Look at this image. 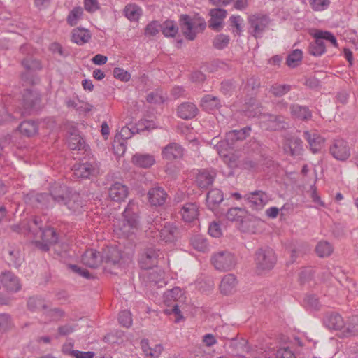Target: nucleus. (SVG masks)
Segmentation results:
<instances>
[{"label":"nucleus","instance_id":"obj_1","mask_svg":"<svg viewBox=\"0 0 358 358\" xmlns=\"http://www.w3.org/2000/svg\"><path fill=\"white\" fill-rule=\"evenodd\" d=\"M137 210L138 206L134 202L130 201L127 204L123 212V220L115 226L120 234L129 238L135 234L138 226Z\"/></svg>","mask_w":358,"mask_h":358},{"label":"nucleus","instance_id":"obj_2","mask_svg":"<svg viewBox=\"0 0 358 358\" xmlns=\"http://www.w3.org/2000/svg\"><path fill=\"white\" fill-rule=\"evenodd\" d=\"M255 263L258 273L271 271L277 262V255L273 248L263 246L258 248L255 253Z\"/></svg>","mask_w":358,"mask_h":358},{"label":"nucleus","instance_id":"obj_3","mask_svg":"<svg viewBox=\"0 0 358 358\" xmlns=\"http://www.w3.org/2000/svg\"><path fill=\"white\" fill-rule=\"evenodd\" d=\"M250 130V128L245 127L240 130H232L227 133L225 140L219 142L215 145L219 155L224 157H227V150L232 148L236 141L245 139Z\"/></svg>","mask_w":358,"mask_h":358},{"label":"nucleus","instance_id":"obj_4","mask_svg":"<svg viewBox=\"0 0 358 358\" xmlns=\"http://www.w3.org/2000/svg\"><path fill=\"white\" fill-rule=\"evenodd\" d=\"M211 263L216 270L228 271L236 265L237 259L234 254L227 250L219 251L211 257Z\"/></svg>","mask_w":358,"mask_h":358},{"label":"nucleus","instance_id":"obj_5","mask_svg":"<svg viewBox=\"0 0 358 358\" xmlns=\"http://www.w3.org/2000/svg\"><path fill=\"white\" fill-rule=\"evenodd\" d=\"M180 26L184 36L190 41L194 40L196 33L202 31L206 27V22L202 20L198 23L192 22L191 17L187 15H181Z\"/></svg>","mask_w":358,"mask_h":358},{"label":"nucleus","instance_id":"obj_6","mask_svg":"<svg viewBox=\"0 0 358 358\" xmlns=\"http://www.w3.org/2000/svg\"><path fill=\"white\" fill-rule=\"evenodd\" d=\"M159 250L152 245L143 248L138 255V264L141 268L148 270L155 267L158 263Z\"/></svg>","mask_w":358,"mask_h":358},{"label":"nucleus","instance_id":"obj_7","mask_svg":"<svg viewBox=\"0 0 358 358\" xmlns=\"http://www.w3.org/2000/svg\"><path fill=\"white\" fill-rule=\"evenodd\" d=\"M329 154L336 160L346 162L351 155L349 143L343 138L334 139L329 148Z\"/></svg>","mask_w":358,"mask_h":358},{"label":"nucleus","instance_id":"obj_8","mask_svg":"<svg viewBox=\"0 0 358 358\" xmlns=\"http://www.w3.org/2000/svg\"><path fill=\"white\" fill-rule=\"evenodd\" d=\"M40 94L34 90L25 89L22 93V115H30L31 112L39 109L41 103Z\"/></svg>","mask_w":358,"mask_h":358},{"label":"nucleus","instance_id":"obj_9","mask_svg":"<svg viewBox=\"0 0 358 358\" xmlns=\"http://www.w3.org/2000/svg\"><path fill=\"white\" fill-rule=\"evenodd\" d=\"M270 22V19L266 15L255 14L248 17L250 24V33L255 38L262 36V32L266 29Z\"/></svg>","mask_w":358,"mask_h":358},{"label":"nucleus","instance_id":"obj_10","mask_svg":"<svg viewBox=\"0 0 358 358\" xmlns=\"http://www.w3.org/2000/svg\"><path fill=\"white\" fill-rule=\"evenodd\" d=\"M40 232V237L42 242L36 241L35 245L42 251L48 252L50 250V245H55L57 243V234L54 228L50 227L43 229Z\"/></svg>","mask_w":358,"mask_h":358},{"label":"nucleus","instance_id":"obj_11","mask_svg":"<svg viewBox=\"0 0 358 358\" xmlns=\"http://www.w3.org/2000/svg\"><path fill=\"white\" fill-rule=\"evenodd\" d=\"M247 204L253 210H261L268 201L267 194L262 191L257 190L244 196Z\"/></svg>","mask_w":358,"mask_h":358},{"label":"nucleus","instance_id":"obj_12","mask_svg":"<svg viewBox=\"0 0 358 358\" xmlns=\"http://www.w3.org/2000/svg\"><path fill=\"white\" fill-rule=\"evenodd\" d=\"M262 124L265 129L270 131H280L287 127L285 117L271 114L264 115V120Z\"/></svg>","mask_w":358,"mask_h":358},{"label":"nucleus","instance_id":"obj_13","mask_svg":"<svg viewBox=\"0 0 358 358\" xmlns=\"http://www.w3.org/2000/svg\"><path fill=\"white\" fill-rule=\"evenodd\" d=\"M71 192L68 187L57 182L52 185L49 189L51 199L58 204H63Z\"/></svg>","mask_w":358,"mask_h":358},{"label":"nucleus","instance_id":"obj_14","mask_svg":"<svg viewBox=\"0 0 358 358\" xmlns=\"http://www.w3.org/2000/svg\"><path fill=\"white\" fill-rule=\"evenodd\" d=\"M121 252L115 247H107L101 252V261L107 267L118 266L121 260Z\"/></svg>","mask_w":358,"mask_h":358},{"label":"nucleus","instance_id":"obj_15","mask_svg":"<svg viewBox=\"0 0 358 358\" xmlns=\"http://www.w3.org/2000/svg\"><path fill=\"white\" fill-rule=\"evenodd\" d=\"M0 280L8 292H16L21 288L18 278L10 271L1 273Z\"/></svg>","mask_w":358,"mask_h":358},{"label":"nucleus","instance_id":"obj_16","mask_svg":"<svg viewBox=\"0 0 358 358\" xmlns=\"http://www.w3.org/2000/svg\"><path fill=\"white\" fill-rule=\"evenodd\" d=\"M63 204L66 206L68 209L75 215L81 214L84 211L82 198L76 192H72Z\"/></svg>","mask_w":358,"mask_h":358},{"label":"nucleus","instance_id":"obj_17","mask_svg":"<svg viewBox=\"0 0 358 358\" xmlns=\"http://www.w3.org/2000/svg\"><path fill=\"white\" fill-rule=\"evenodd\" d=\"M210 19L208 27L214 31H220L222 27L223 20L226 17L227 11L222 8L211 9L209 12Z\"/></svg>","mask_w":358,"mask_h":358},{"label":"nucleus","instance_id":"obj_18","mask_svg":"<svg viewBox=\"0 0 358 358\" xmlns=\"http://www.w3.org/2000/svg\"><path fill=\"white\" fill-rule=\"evenodd\" d=\"M73 170L77 178H89L96 172L95 166L88 162L76 164Z\"/></svg>","mask_w":358,"mask_h":358},{"label":"nucleus","instance_id":"obj_19","mask_svg":"<svg viewBox=\"0 0 358 358\" xmlns=\"http://www.w3.org/2000/svg\"><path fill=\"white\" fill-rule=\"evenodd\" d=\"M162 155L164 159L170 161L180 159L183 155V149L179 144L171 143L164 148Z\"/></svg>","mask_w":358,"mask_h":358},{"label":"nucleus","instance_id":"obj_20","mask_svg":"<svg viewBox=\"0 0 358 358\" xmlns=\"http://www.w3.org/2000/svg\"><path fill=\"white\" fill-rule=\"evenodd\" d=\"M82 262L90 268H96L102 262L101 254L94 249L87 250L82 255Z\"/></svg>","mask_w":358,"mask_h":358},{"label":"nucleus","instance_id":"obj_21","mask_svg":"<svg viewBox=\"0 0 358 358\" xmlns=\"http://www.w3.org/2000/svg\"><path fill=\"white\" fill-rule=\"evenodd\" d=\"M149 202L152 206H160L164 204L167 194L166 192L159 187L151 188L148 193Z\"/></svg>","mask_w":358,"mask_h":358},{"label":"nucleus","instance_id":"obj_22","mask_svg":"<svg viewBox=\"0 0 358 358\" xmlns=\"http://www.w3.org/2000/svg\"><path fill=\"white\" fill-rule=\"evenodd\" d=\"M109 196L115 201H122L128 195V188L120 182H115L109 188Z\"/></svg>","mask_w":358,"mask_h":358},{"label":"nucleus","instance_id":"obj_23","mask_svg":"<svg viewBox=\"0 0 358 358\" xmlns=\"http://www.w3.org/2000/svg\"><path fill=\"white\" fill-rule=\"evenodd\" d=\"M198 108L192 103H183L180 104L178 108V116L184 120H188L194 118L198 113Z\"/></svg>","mask_w":358,"mask_h":358},{"label":"nucleus","instance_id":"obj_24","mask_svg":"<svg viewBox=\"0 0 358 358\" xmlns=\"http://www.w3.org/2000/svg\"><path fill=\"white\" fill-rule=\"evenodd\" d=\"M182 220L186 222H191L197 219L199 216L198 206L193 203H188L183 206L180 210Z\"/></svg>","mask_w":358,"mask_h":358},{"label":"nucleus","instance_id":"obj_25","mask_svg":"<svg viewBox=\"0 0 358 358\" xmlns=\"http://www.w3.org/2000/svg\"><path fill=\"white\" fill-rule=\"evenodd\" d=\"M17 129L22 135L29 138L38 134V124L34 120H26L20 123Z\"/></svg>","mask_w":358,"mask_h":358},{"label":"nucleus","instance_id":"obj_26","mask_svg":"<svg viewBox=\"0 0 358 358\" xmlns=\"http://www.w3.org/2000/svg\"><path fill=\"white\" fill-rule=\"evenodd\" d=\"M284 150L292 156H298L302 152V141L298 137H291L287 140Z\"/></svg>","mask_w":358,"mask_h":358},{"label":"nucleus","instance_id":"obj_27","mask_svg":"<svg viewBox=\"0 0 358 358\" xmlns=\"http://www.w3.org/2000/svg\"><path fill=\"white\" fill-rule=\"evenodd\" d=\"M326 327L333 330H341L345 325L343 317L338 313H330L324 320Z\"/></svg>","mask_w":358,"mask_h":358},{"label":"nucleus","instance_id":"obj_28","mask_svg":"<svg viewBox=\"0 0 358 358\" xmlns=\"http://www.w3.org/2000/svg\"><path fill=\"white\" fill-rule=\"evenodd\" d=\"M178 235V229L173 224L167 223L159 231L161 240L165 242H173Z\"/></svg>","mask_w":358,"mask_h":358},{"label":"nucleus","instance_id":"obj_29","mask_svg":"<svg viewBox=\"0 0 358 358\" xmlns=\"http://www.w3.org/2000/svg\"><path fill=\"white\" fill-rule=\"evenodd\" d=\"M236 285V278L234 274L226 275L220 282V292L225 295L231 294L235 290Z\"/></svg>","mask_w":358,"mask_h":358},{"label":"nucleus","instance_id":"obj_30","mask_svg":"<svg viewBox=\"0 0 358 358\" xmlns=\"http://www.w3.org/2000/svg\"><path fill=\"white\" fill-rule=\"evenodd\" d=\"M91 37V34L87 29L77 27L72 31L71 40L78 45H81L87 43Z\"/></svg>","mask_w":358,"mask_h":358},{"label":"nucleus","instance_id":"obj_31","mask_svg":"<svg viewBox=\"0 0 358 358\" xmlns=\"http://www.w3.org/2000/svg\"><path fill=\"white\" fill-rule=\"evenodd\" d=\"M132 162L141 168L148 169L155 164V159L153 155L136 153L132 157Z\"/></svg>","mask_w":358,"mask_h":358},{"label":"nucleus","instance_id":"obj_32","mask_svg":"<svg viewBox=\"0 0 358 358\" xmlns=\"http://www.w3.org/2000/svg\"><path fill=\"white\" fill-rule=\"evenodd\" d=\"M27 306L31 312H43L48 308V303L41 297L31 296L27 300Z\"/></svg>","mask_w":358,"mask_h":358},{"label":"nucleus","instance_id":"obj_33","mask_svg":"<svg viewBox=\"0 0 358 358\" xmlns=\"http://www.w3.org/2000/svg\"><path fill=\"white\" fill-rule=\"evenodd\" d=\"M247 212L245 209L236 207L229 209L227 212L226 217L231 222L243 224Z\"/></svg>","mask_w":358,"mask_h":358},{"label":"nucleus","instance_id":"obj_34","mask_svg":"<svg viewBox=\"0 0 358 358\" xmlns=\"http://www.w3.org/2000/svg\"><path fill=\"white\" fill-rule=\"evenodd\" d=\"M304 137L308 142L309 145L313 152H316L320 148L321 144L323 143L324 139L317 133H310L308 131H304Z\"/></svg>","mask_w":358,"mask_h":358},{"label":"nucleus","instance_id":"obj_35","mask_svg":"<svg viewBox=\"0 0 358 358\" xmlns=\"http://www.w3.org/2000/svg\"><path fill=\"white\" fill-rule=\"evenodd\" d=\"M290 110L294 117L302 120H308L312 116L310 110L306 106L292 104L290 106Z\"/></svg>","mask_w":358,"mask_h":358},{"label":"nucleus","instance_id":"obj_36","mask_svg":"<svg viewBox=\"0 0 358 358\" xmlns=\"http://www.w3.org/2000/svg\"><path fill=\"white\" fill-rule=\"evenodd\" d=\"M223 194L219 189L215 188L210 190L207 194L206 201L209 208L214 209L215 206L223 201Z\"/></svg>","mask_w":358,"mask_h":358},{"label":"nucleus","instance_id":"obj_37","mask_svg":"<svg viewBox=\"0 0 358 358\" xmlns=\"http://www.w3.org/2000/svg\"><path fill=\"white\" fill-rule=\"evenodd\" d=\"M146 281L155 285L159 283L164 280V272L158 268L157 266L155 268H150L143 274Z\"/></svg>","mask_w":358,"mask_h":358},{"label":"nucleus","instance_id":"obj_38","mask_svg":"<svg viewBox=\"0 0 358 358\" xmlns=\"http://www.w3.org/2000/svg\"><path fill=\"white\" fill-rule=\"evenodd\" d=\"M358 335V316L354 315L350 319L347 328L342 331L339 337L347 338Z\"/></svg>","mask_w":358,"mask_h":358},{"label":"nucleus","instance_id":"obj_39","mask_svg":"<svg viewBox=\"0 0 358 358\" xmlns=\"http://www.w3.org/2000/svg\"><path fill=\"white\" fill-rule=\"evenodd\" d=\"M213 176L207 171H200L196 176V182L199 188L206 189L213 182Z\"/></svg>","mask_w":358,"mask_h":358},{"label":"nucleus","instance_id":"obj_40","mask_svg":"<svg viewBox=\"0 0 358 358\" xmlns=\"http://www.w3.org/2000/svg\"><path fill=\"white\" fill-rule=\"evenodd\" d=\"M160 29L166 37H174L178 32V27L173 21H165L160 24Z\"/></svg>","mask_w":358,"mask_h":358},{"label":"nucleus","instance_id":"obj_41","mask_svg":"<svg viewBox=\"0 0 358 358\" xmlns=\"http://www.w3.org/2000/svg\"><path fill=\"white\" fill-rule=\"evenodd\" d=\"M68 145L71 150H80L84 148L85 142L79 134L71 133L68 137Z\"/></svg>","mask_w":358,"mask_h":358},{"label":"nucleus","instance_id":"obj_42","mask_svg":"<svg viewBox=\"0 0 358 358\" xmlns=\"http://www.w3.org/2000/svg\"><path fill=\"white\" fill-rule=\"evenodd\" d=\"M201 106L206 110H213L220 106V100L216 96L206 95L201 101Z\"/></svg>","mask_w":358,"mask_h":358},{"label":"nucleus","instance_id":"obj_43","mask_svg":"<svg viewBox=\"0 0 358 358\" xmlns=\"http://www.w3.org/2000/svg\"><path fill=\"white\" fill-rule=\"evenodd\" d=\"M124 13L130 21H136L141 14V10L136 4H128L125 6Z\"/></svg>","mask_w":358,"mask_h":358},{"label":"nucleus","instance_id":"obj_44","mask_svg":"<svg viewBox=\"0 0 358 358\" xmlns=\"http://www.w3.org/2000/svg\"><path fill=\"white\" fill-rule=\"evenodd\" d=\"M303 53L301 50H293L287 57L286 64L289 67L295 68L301 62Z\"/></svg>","mask_w":358,"mask_h":358},{"label":"nucleus","instance_id":"obj_45","mask_svg":"<svg viewBox=\"0 0 358 358\" xmlns=\"http://www.w3.org/2000/svg\"><path fill=\"white\" fill-rule=\"evenodd\" d=\"M314 42L308 47V52L313 56H320L325 52V45L323 41L315 38Z\"/></svg>","mask_w":358,"mask_h":358},{"label":"nucleus","instance_id":"obj_46","mask_svg":"<svg viewBox=\"0 0 358 358\" xmlns=\"http://www.w3.org/2000/svg\"><path fill=\"white\" fill-rule=\"evenodd\" d=\"M182 296V290L179 287H176L172 289L168 290L165 293L164 303L166 304V306H170L169 302L177 303L178 299H180V297H181Z\"/></svg>","mask_w":358,"mask_h":358},{"label":"nucleus","instance_id":"obj_47","mask_svg":"<svg viewBox=\"0 0 358 358\" xmlns=\"http://www.w3.org/2000/svg\"><path fill=\"white\" fill-rule=\"evenodd\" d=\"M191 245L198 251L205 252L208 249L207 240L201 235H195L191 238Z\"/></svg>","mask_w":358,"mask_h":358},{"label":"nucleus","instance_id":"obj_48","mask_svg":"<svg viewBox=\"0 0 358 358\" xmlns=\"http://www.w3.org/2000/svg\"><path fill=\"white\" fill-rule=\"evenodd\" d=\"M315 251L320 257L329 256L333 252V248L327 241H321L317 243Z\"/></svg>","mask_w":358,"mask_h":358},{"label":"nucleus","instance_id":"obj_49","mask_svg":"<svg viewBox=\"0 0 358 358\" xmlns=\"http://www.w3.org/2000/svg\"><path fill=\"white\" fill-rule=\"evenodd\" d=\"M314 271L310 267H304L299 273V280L301 285L309 283L313 280Z\"/></svg>","mask_w":358,"mask_h":358},{"label":"nucleus","instance_id":"obj_50","mask_svg":"<svg viewBox=\"0 0 358 358\" xmlns=\"http://www.w3.org/2000/svg\"><path fill=\"white\" fill-rule=\"evenodd\" d=\"M83 13V10L81 7L78 6L73 8V9L69 13L67 17V22L71 26H75L77 24L78 20L81 17Z\"/></svg>","mask_w":358,"mask_h":358},{"label":"nucleus","instance_id":"obj_51","mask_svg":"<svg viewBox=\"0 0 358 358\" xmlns=\"http://www.w3.org/2000/svg\"><path fill=\"white\" fill-rule=\"evenodd\" d=\"M291 86L289 85L284 84H274L270 88V92L275 96H282L289 92Z\"/></svg>","mask_w":358,"mask_h":358},{"label":"nucleus","instance_id":"obj_52","mask_svg":"<svg viewBox=\"0 0 358 358\" xmlns=\"http://www.w3.org/2000/svg\"><path fill=\"white\" fill-rule=\"evenodd\" d=\"M43 314L48 318L49 320H58L64 316V312L60 308H48L43 310Z\"/></svg>","mask_w":358,"mask_h":358},{"label":"nucleus","instance_id":"obj_53","mask_svg":"<svg viewBox=\"0 0 358 358\" xmlns=\"http://www.w3.org/2000/svg\"><path fill=\"white\" fill-rule=\"evenodd\" d=\"M169 305L170 306H167L170 308L165 309L164 310V313L166 315L174 314L176 316L175 322H178L180 320V319L182 318V315L179 309L178 303L169 302Z\"/></svg>","mask_w":358,"mask_h":358},{"label":"nucleus","instance_id":"obj_54","mask_svg":"<svg viewBox=\"0 0 358 358\" xmlns=\"http://www.w3.org/2000/svg\"><path fill=\"white\" fill-rule=\"evenodd\" d=\"M229 43V37L224 34H219L213 40V46L219 50L226 48Z\"/></svg>","mask_w":358,"mask_h":358},{"label":"nucleus","instance_id":"obj_55","mask_svg":"<svg viewBox=\"0 0 358 358\" xmlns=\"http://www.w3.org/2000/svg\"><path fill=\"white\" fill-rule=\"evenodd\" d=\"M119 322L125 327H129L132 324L131 314L130 311L124 310L119 313Z\"/></svg>","mask_w":358,"mask_h":358},{"label":"nucleus","instance_id":"obj_56","mask_svg":"<svg viewBox=\"0 0 358 358\" xmlns=\"http://www.w3.org/2000/svg\"><path fill=\"white\" fill-rule=\"evenodd\" d=\"M312 9L315 11H322L330 5L329 0H309Z\"/></svg>","mask_w":358,"mask_h":358},{"label":"nucleus","instance_id":"obj_57","mask_svg":"<svg viewBox=\"0 0 358 358\" xmlns=\"http://www.w3.org/2000/svg\"><path fill=\"white\" fill-rule=\"evenodd\" d=\"M315 38H319L320 40H327L330 41L334 46L338 47V43L336 37L329 31H318L315 34Z\"/></svg>","mask_w":358,"mask_h":358},{"label":"nucleus","instance_id":"obj_58","mask_svg":"<svg viewBox=\"0 0 358 358\" xmlns=\"http://www.w3.org/2000/svg\"><path fill=\"white\" fill-rule=\"evenodd\" d=\"M114 77L121 81L127 82L130 80V73L123 69L115 67L113 70Z\"/></svg>","mask_w":358,"mask_h":358},{"label":"nucleus","instance_id":"obj_59","mask_svg":"<svg viewBox=\"0 0 358 358\" xmlns=\"http://www.w3.org/2000/svg\"><path fill=\"white\" fill-rule=\"evenodd\" d=\"M307 306L315 310H318L320 308L319 299L315 295H308L306 298Z\"/></svg>","mask_w":358,"mask_h":358},{"label":"nucleus","instance_id":"obj_60","mask_svg":"<svg viewBox=\"0 0 358 358\" xmlns=\"http://www.w3.org/2000/svg\"><path fill=\"white\" fill-rule=\"evenodd\" d=\"M51 199V196L50 195V193H41L37 194L34 196V200L39 204L48 207L50 203V199Z\"/></svg>","mask_w":358,"mask_h":358},{"label":"nucleus","instance_id":"obj_61","mask_svg":"<svg viewBox=\"0 0 358 358\" xmlns=\"http://www.w3.org/2000/svg\"><path fill=\"white\" fill-rule=\"evenodd\" d=\"M146 101L149 103H162L164 100L162 95L159 94L157 92H152L148 94Z\"/></svg>","mask_w":358,"mask_h":358},{"label":"nucleus","instance_id":"obj_62","mask_svg":"<svg viewBox=\"0 0 358 358\" xmlns=\"http://www.w3.org/2000/svg\"><path fill=\"white\" fill-rule=\"evenodd\" d=\"M261 83L258 77L255 76L247 79L245 87L251 90H255L260 87Z\"/></svg>","mask_w":358,"mask_h":358},{"label":"nucleus","instance_id":"obj_63","mask_svg":"<svg viewBox=\"0 0 358 358\" xmlns=\"http://www.w3.org/2000/svg\"><path fill=\"white\" fill-rule=\"evenodd\" d=\"M160 24L157 22H152L148 24L145 29V34L149 36H155L159 31Z\"/></svg>","mask_w":358,"mask_h":358},{"label":"nucleus","instance_id":"obj_64","mask_svg":"<svg viewBox=\"0 0 358 358\" xmlns=\"http://www.w3.org/2000/svg\"><path fill=\"white\" fill-rule=\"evenodd\" d=\"M277 358H295L294 352L289 348H280L277 351Z\"/></svg>","mask_w":358,"mask_h":358}]
</instances>
